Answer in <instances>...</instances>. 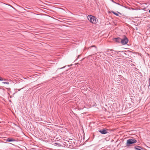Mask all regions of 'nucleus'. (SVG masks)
Wrapping results in <instances>:
<instances>
[{
    "label": "nucleus",
    "instance_id": "nucleus-1",
    "mask_svg": "<svg viewBox=\"0 0 150 150\" xmlns=\"http://www.w3.org/2000/svg\"><path fill=\"white\" fill-rule=\"evenodd\" d=\"M87 18L90 22L93 24H96L98 21L97 18L96 17L91 15H88Z\"/></svg>",
    "mask_w": 150,
    "mask_h": 150
},
{
    "label": "nucleus",
    "instance_id": "nucleus-2",
    "mask_svg": "<svg viewBox=\"0 0 150 150\" xmlns=\"http://www.w3.org/2000/svg\"><path fill=\"white\" fill-rule=\"evenodd\" d=\"M137 142V140L133 138L132 139H129L127 140L126 146H127L129 147L131 146L132 144L136 143Z\"/></svg>",
    "mask_w": 150,
    "mask_h": 150
},
{
    "label": "nucleus",
    "instance_id": "nucleus-3",
    "mask_svg": "<svg viewBox=\"0 0 150 150\" xmlns=\"http://www.w3.org/2000/svg\"><path fill=\"white\" fill-rule=\"evenodd\" d=\"M129 40L125 35H124L122 38H121V43L122 45L126 44L128 42Z\"/></svg>",
    "mask_w": 150,
    "mask_h": 150
},
{
    "label": "nucleus",
    "instance_id": "nucleus-4",
    "mask_svg": "<svg viewBox=\"0 0 150 150\" xmlns=\"http://www.w3.org/2000/svg\"><path fill=\"white\" fill-rule=\"evenodd\" d=\"M88 49L93 53L97 51V47L95 45H92L90 47L88 48Z\"/></svg>",
    "mask_w": 150,
    "mask_h": 150
},
{
    "label": "nucleus",
    "instance_id": "nucleus-5",
    "mask_svg": "<svg viewBox=\"0 0 150 150\" xmlns=\"http://www.w3.org/2000/svg\"><path fill=\"white\" fill-rule=\"evenodd\" d=\"M108 129L106 128H103V129H100L98 130V132L102 134H105L108 133Z\"/></svg>",
    "mask_w": 150,
    "mask_h": 150
},
{
    "label": "nucleus",
    "instance_id": "nucleus-6",
    "mask_svg": "<svg viewBox=\"0 0 150 150\" xmlns=\"http://www.w3.org/2000/svg\"><path fill=\"white\" fill-rule=\"evenodd\" d=\"M113 40L118 43H121V38H113Z\"/></svg>",
    "mask_w": 150,
    "mask_h": 150
},
{
    "label": "nucleus",
    "instance_id": "nucleus-7",
    "mask_svg": "<svg viewBox=\"0 0 150 150\" xmlns=\"http://www.w3.org/2000/svg\"><path fill=\"white\" fill-rule=\"evenodd\" d=\"M134 148L136 150H143V148L141 146L137 145L135 146Z\"/></svg>",
    "mask_w": 150,
    "mask_h": 150
},
{
    "label": "nucleus",
    "instance_id": "nucleus-8",
    "mask_svg": "<svg viewBox=\"0 0 150 150\" xmlns=\"http://www.w3.org/2000/svg\"><path fill=\"white\" fill-rule=\"evenodd\" d=\"M15 141H16V140L15 139L12 138H7L6 139V141L8 142H11Z\"/></svg>",
    "mask_w": 150,
    "mask_h": 150
},
{
    "label": "nucleus",
    "instance_id": "nucleus-9",
    "mask_svg": "<svg viewBox=\"0 0 150 150\" xmlns=\"http://www.w3.org/2000/svg\"><path fill=\"white\" fill-rule=\"evenodd\" d=\"M112 13L113 14H114V15H116V16H119V15L117 13L115 12H114V11H112Z\"/></svg>",
    "mask_w": 150,
    "mask_h": 150
},
{
    "label": "nucleus",
    "instance_id": "nucleus-10",
    "mask_svg": "<svg viewBox=\"0 0 150 150\" xmlns=\"http://www.w3.org/2000/svg\"><path fill=\"white\" fill-rule=\"evenodd\" d=\"M2 83L4 84H9V83L8 82H2Z\"/></svg>",
    "mask_w": 150,
    "mask_h": 150
},
{
    "label": "nucleus",
    "instance_id": "nucleus-11",
    "mask_svg": "<svg viewBox=\"0 0 150 150\" xmlns=\"http://www.w3.org/2000/svg\"><path fill=\"white\" fill-rule=\"evenodd\" d=\"M3 78L1 77H0V81H3Z\"/></svg>",
    "mask_w": 150,
    "mask_h": 150
},
{
    "label": "nucleus",
    "instance_id": "nucleus-12",
    "mask_svg": "<svg viewBox=\"0 0 150 150\" xmlns=\"http://www.w3.org/2000/svg\"><path fill=\"white\" fill-rule=\"evenodd\" d=\"M112 2H114V3H116V4H118V5H120V4H118V3H115V1H112Z\"/></svg>",
    "mask_w": 150,
    "mask_h": 150
},
{
    "label": "nucleus",
    "instance_id": "nucleus-13",
    "mask_svg": "<svg viewBox=\"0 0 150 150\" xmlns=\"http://www.w3.org/2000/svg\"><path fill=\"white\" fill-rule=\"evenodd\" d=\"M66 67V66H64V67H63L60 68L59 69H63V68H64V67Z\"/></svg>",
    "mask_w": 150,
    "mask_h": 150
},
{
    "label": "nucleus",
    "instance_id": "nucleus-14",
    "mask_svg": "<svg viewBox=\"0 0 150 150\" xmlns=\"http://www.w3.org/2000/svg\"><path fill=\"white\" fill-rule=\"evenodd\" d=\"M149 83L150 82V78H149Z\"/></svg>",
    "mask_w": 150,
    "mask_h": 150
},
{
    "label": "nucleus",
    "instance_id": "nucleus-15",
    "mask_svg": "<svg viewBox=\"0 0 150 150\" xmlns=\"http://www.w3.org/2000/svg\"><path fill=\"white\" fill-rule=\"evenodd\" d=\"M10 6L11 7H12L13 8L15 9V8H14L12 6Z\"/></svg>",
    "mask_w": 150,
    "mask_h": 150
},
{
    "label": "nucleus",
    "instance_id": "nucleus-16",
    "mask_svg": "<svg viewBox=\"0 0 150 150\" xmlns=\"http://www.w3.org/2000/svg\"><path fill=\"white\" fill-rule=\"evenodd\" d=\"M149 12L150 13V9L149 10Z\"/></svg>",
    "mask_w": 150,
    "mask_h": 150
},
{
    "label": "nucleus",
    "instance_id": "nucleus-17",
    "mask_svg": "<svg viewBox=\"0 0 150 150\" xmlns=\"http://www.w3.org/2000/svg\"><path fill=\"white\" fill-rule=\"evenodd\" d=\"M123 53H124V54H126V53H125V52H123Z\"/></svg>",
    "mask_w": 150,
    "mask_h": 150
},
{
    "label": "nucleus",
    "instance_id": "nucleus-18",
    "mask_svg": "<svg viewBox=\"0 0 150 150\" xmlns=\"http://www.w3.org/2000/svg\"><path fill=\"white\" fill-rule=\"evenodd\" d=\"M136 28L137 30V27Z\"/></svg>",
    "mask_w": 150,
    "mask_h": 150
},
{
    "label": "nucleus",
    "instance_id": "nucleus-19",
    "mask_svg": "<svg viewBox=\"0 0 150 150\" xmlns=\"http://www.w3.org/2000/svg\"><path fill=\"white\" fill-rule=\"evenodd\" d=\"M118 13H119V14H121V13H119V12H118Z\"/></svg>",
    "mask_w": 150,
    "mask_h": 150
},
{
    "label": "nucleus",
    "instance_id": "nucleus-20",
    "mask_svg": "<svg viewBox=\"0 0 150 150\" xmlns=\"http://www.w3.org/2000/svg\"><path fill=\"white\" fill-rule=\"evenodd\" d=\"M149 86H150V82L149 83Z\"/></svg>",
    "mask_w": 150,
    "mask_h": 150
},
{
    "label": "nucleus",
    "instance_id": "nucleus-21",
    "mask_svg": "<svg viewBox=\"0 0 150 150\" xmlns=\"http://www.w3.org/2000/svg\"><path fill=\"white\" fill-rule=\"evenodd\" d=\"M3 80L5 81V80H6L5 79H3Z\"/></svg>",
    "mask_w": 150,
    "mask_h": 150
},
{
    "label": "nucleus",
    "instance_id": "nucleus-22",
    "mask_svg": "<svg viewBox=\"0 0 150 150\" xmlns=\"http://www.w3.org/2000/svg\"><path fill=\"white\" fill-rule=\"evenodd\" d=\"M121 52H123V51H121Z\"/></svg>",
    "mask_w": 150,
    "mask_h": 150
}]
</instances>
